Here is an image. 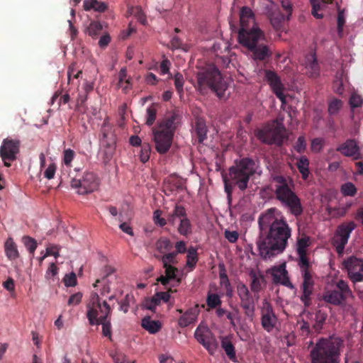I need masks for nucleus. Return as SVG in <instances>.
<instances>
[{
	"instance_id": "nucleus-1",
	"label": "nucleus",
	"mask_w": 363,
	"mask_h": 363,
	"mask_svg": "<svg viewBox=\"0 0 363 363\" xmlns=\"http://www.w3.org/2000/svg\"><path fill=\"white\" fill-rule=\"evenodd\" d=\"M291 237V228L286 220L276 223L270 228L265 237H260L257 242L259 254L264 259H271L282 253L288 245V240Z\"/></svg>"
},
{
	"instance_id": "nucleus-2",
	"label": "nucleus",
	"mask_w": 363,
	"mask_h": 363,
	"mask_svg": "<svg viewBox=\"0 0 363 363\" xmlns=\"http://www.w3.org/2000/svg\"><path fill=\"white\" fill-rule=\"evenodd\" d=\"M257 167L256 161L250 157H242L234 161L233 165L228 169L229 177H223L225 192L229 203L232 201L233 187L236 186L240 191H245Z\"/></svg>"
},
{
	"instance_id": "nucleus-3",
	"label": "nucleus",
	"mask_w": 363,
	"mask_h": 363,
	"mask_svg": "<svg viewBox=\"0 0 363 363\" xmlns=\"http://www.w3.org/2000/svg\"><path fill=\"white\" fill-rule=\"evenodd\" d=\"M271 179L273 183L276 199L291 215L295 217L300 216L303 211V208L300 198L295 192V184L293 179L289 176L273 172L271 174Z\"/></svg>"
},
{
	"instance_id": "nucleus-4",
	"label": "nucleus",
	"mask_w": 363,
	"mask_h": 363,
	"mask_svg": "<svg viewBox=\"0 0 363 363\" xmlns=\"http://www.w3.org/2000/svg\"><path fill=\"white\" fill-rule=\"evenodd\" d=\"M343 340L335 335L320 337L310 351L311 363H340Z\"/></svg>"
},
{
	"instance_id": "nucleus-5",
	"label": "nucleus",
	"mask_w": 363,
	"mask_h": 363,
	"mask_svg": "<svg viewBox=\"0 0 363 363\" xmlns=\"http://www.w3.org/2000/svg\"><path fill=\"white\" fill-rule=\"evenodd\" d=\"M198 87L200 91L209 89L220 99L225 100L228 84L223 78L219 69L213 65H208L197 73Z\"/></svg>"
},
{
	"instance_id": "nucleus-6",
	"label": "nucleus",
	"mask_w": 363,
	"mask_h": 363,
	"mask_svg": "<svg viewBox=\"0 0 363 363\" xmlns=\"http://www.w3.org/2000/svg\"><path fill=\"white\" fill-rule=\"evenodd\" d=\"M264 39L263 32L258 33H241L239 43L247 50L250 57L255 61H264L270 58L272 52L269 46L262 41Z\"/></svg>"
},
{
	"instance_id": "nucleus-7",
	"label": "nucleus",
	"mask_w": 363,
	"mask_h": 363,
	"mask_svg": "<svg viewBox=\"0 0 363 363\" xmlns=\"http://www.w3.org/2000/svg\"><path fill=\"white\" fill-rule=\"evenodd\" d=\"M285 132L283 120L277 119L272 124L255 130V135L263 143L280 145L283 143Z\"/></svg>"
},
{
	"instance_id": "nucleus-8",
	"label": "nucleus",
	"mask_w": 363,
	"mask_h": 363,
	"mask_svg": "<svg viewBox=\"0 0 363 363\" xmlns=\"http://www.w3.org/2000/svg\"><path fill=\"white\" fill-rule=\"evenodd\" d=\"M86 317L91 325H99V320H108L111 308L106 301L101 303L96 293H92L89 302L86 305Z\"/></svg>"
},
{
	"instance_id": "nucleus-9",
	"label": "nucleus",
	"mask_w": 363,
	"mask_h": 363,
	"mask_svg": "<svg viewBox=\"0 0 363 363\" xmlns=\"http://www.w3.org/2000/svg\"><path fill=\"white\" fill-rule=\"evenodd\" d=\"M100 180L94 172H85L81 179H72L71 186L77 189L79 194L85 195L96 191L99 186Z\"/></svg>"
},
{
	"instance_id": "nucleus-10",
	"label": "nucleus",
	"mask_w": 363,
	"mask_h": 363,
	"mask_svg": "<svg viewBox=\"0 0 363 363\" xmlns=\"http://www.w3.org/2000/svg\"><path fill=\"white\" fill-rule=\"evenodd\" d=\"M20 145L19 140L6 138L3 140L0 147V157L6 167H11V162L16 160Z\"/></svg>"
},
{
	"instance_id": "nucleus-11",
	"label": "nucleus",
	"mask_w": 363,
	"mask_h": 363,
	"mask_svg": "<svg viewBox=\"0 0 363 363\" xmlns=\"http://www.w3.org/2000/svg\"><path fill=\"white\" fill-rule=\"evenodd\" d=\"M237 293L240 300V306L244 310L246 317L252 320L255 311V296L253 297L247 286L240 282L237 285Z\"/></svg>"
},
{
	"instance_id": "nucleus-12",
	"label": "nucleus",
	"mask_w": 363,
	"mask_h": 363,
	"mask_svg": "<svg viewBox=\"0 0 363 363\" xmlns=\"http://www.w3.org/2000/svg\"><path fill=\"white\" fill-rule=\"evenodd\" d=\"M240 28L238 32V40H240L241 33H258L262 32L259 28L255 25L254 15L252 10L246 6H243L240 12Z\"/></svg>"
},
{
	"instance_id": "nucleus-13",
	"label": "nucleus",
	"mask_w": 363,
	"mask_h": 363,
	"mask_svg": "<svg viewBox=\"0 0 363 363\" xmlns=\"http://www.w3.org/2000/svg\"><path fill=\"white\" fill-rule=\"evenodd\" d=\"M194 337L210 354L213 355L215 353L218 344L208 327L199 325L194 332Z\"/></svg>"
},
{
	"instance_id": "nucleus-14",
	"label": "nucleus",
	"mask_w": 363,
	"mask_h": 363,
	"mask_svg": "<svg viewBox=\"0 0 363 363\" xmlns=\"http://www.w3.org/2000/svg\"><path fill=\"white\" fill-rule=\"evenodd\" d=\"M261 325L267 333H271L276 327L277 317L274 313L272 303L264 299L260 308Z\"/></svg>"
},
{
	"instance_id": "nucleus-15",
	"label": "nucleus",
	"mask_w": 363,
	"mask_h": 363,
	"mask_svg": "<svg viewBox=\"0 0 363 363\" xmlns=\"http://www.w3.org/2000/svg\"><path fill=\"white\" fill-rule=\"evenodd\" d=\"M342 264L352 282L363 281V259L350 256L343 261Z\"/></svg>"
},
{
	"instance_id": "nucleus-16",
	"label": "nucleus",
	"mask_w": 363,
	"mask_h": 363,
	"mask_svg": "<svg viewBox=\"0 0 363 363\" xmlns=\"http://www.w3.org/2000/svg\"><path fill=\"white\" fill-rule=\"evenodd\" d=\"M303 278V282L301 286L302 294L301 301L306 307H308L311 303V295L313 293L315 281L313 279L314 272L313 270L301 272Z\"/></svg>"
},
{
	"instance_id": "nucleus-17",
	"label": "nucleus",
	"mask_w": 363,
	"mask_h": 363,
	"mask_svg": "<svg viewBox=\"0 0 363 363\" xmlns=\"http://www.w3.org/2000/svg\"><path fill=\"white\" fill-rule=\"evenodd\" d=\"M354 221H349L340 224L336 230L334 242L336 243L337 252H342L347 243L350 233L356 228Z\"/></svg>"
},
{
	"instance_id": "nucleus-18",
	"label": "nucleus",
	"mask_w": 363,
	"mask_h": 363,
	"mask_svg": "<svg viewBox=\"0 0 363 363\" xmlns=\"http://www.w3.org/2000/svg\"><path fill=\"white\" fill-rule=\"evenodd\" d=\"M264 79L269 84L274 94L283 103H286V96L284 94V85L279 75L272 70L265 69Z\"/></svg>"
},
{
	"instance_id": "nucleus-19",
	"label": "nucleus",
	"mask_w": 363,
	"mask_h": 363,
	"mask_svg": "<svg viewBox=\"0 0 363 363\" xmlns=\"http://www.w3.org/2000/svg\"><path fill=\"white\" fill-rule=\"evenodd\" d=\"M336 150L342 155L352 157L354 160H358L363 157L357 142L354 139H347L345 142L339 145Z\"/></svg>"
},
{
	"instance_id": "nucleus-20",
	"label": "nucleus",
	"mask_w": 363,
	"mask_h": 363,
	"mask_svg": "<svg viewBox=\"0 0 363 363\" xmlns=\"http://www.w3.org/2000/svg\"><path fill=\"white\" fill-rule=\"evenodd\" d=\"M173 133L170 131L157 130L154 133L155 148L160 154L167 152L172 145Z\"/></svg>"
},
{
	"instance_id": "nucleus-21",
	"label": "nucleus",
	"mask_w": 363,
	"mask_h": 363,
	"mask_svg": "<svg viewBox=\"0 0 363 363\" xmlns=\"http://www.w3.org/2000/svg\"><path fill=\"white\" fill-rule=\"evenodd\" d=\"M276 208H271L268 209L264 213L262 214L259 219L258 223L262 232L267 230L274 225L276 223H279L281 218H278L275 216L274 213Z\"/></svg>"
},
{
	"instance_id": "nucleus-22",
	"label": "nucleus",
	"mask_w": 363,
	"mask_h": 363,
	"mask_svg": "<svg viewBox=\"0 0 363 363\" xmlns=\"http://www.w3.org/2000/svg\"><path fill=\"white\" fill-rule=\"evenodd\" d=\"M199 313L200 310L198 304H196L194 307L188 309L179 318L178 323L179 326L182 328H186L191 324L194 323L197 320Z\"/></svg>"
},
{
	"instance_id": "nucleus-23",
	"label": "nucleus",
	"mask_w": 363,
	"mask_h": 363,
	"mask_svg": "<svg viewBox=\"0 0 363 363\" xmlns=\"http://www.w3.org/2000/svg\"><path fill=\"white\" fill-rule=\"evenodd\" d=\"M305 67L307 74L311 78L315 79L320 75V67L318 65L315 53L307 55L305 60Z\"/></svg>"
},
{
	"instance_id": "nucleus-24",
	"label": "nucleus",
	"mask_w": 363,
	"mask_h": 363,
	"mask_svg": "<svg viewBox=\"0 0 363 363\" xmlns=\"http://www.w3.org/2000/svg\"><path fill=\"white\" fill-rule=\"evenodd\" d=\"M178 121L179 114L176 112L170 113L169 115H167L160 123V130L170 131L174 133Z\"/></svg>"
},
{
	"instance_id": "nucleus-25",
	"label": "nucleus",
	"mask_w": 363,
	"mask_h": 363,
	"mask_svg": "<svg viewBox=\"0 0 363 363\" xmlns=\"http://www.w3.org/2000/svg\"><path fill=\"white\" fill-rule=\"evenodd\" d=\"M273 281L276 284H281L289 289H294V285L290 281L288 272L285 269H278L272 274Z\"/></svg>"
},
{
	"instance_id": "nucleus-26",
	"label": "nucleus",
	"mask_w": 363,
	"mask_h": 363,
	"mask_svg": "<svg viewBox=\"0 0 363 363\" xmlns=\"http://www.w3.org/2000/svg\"><path fill=\"white\" fill-rule=\"evenodd\" d=\"M323 300L334 306L341 305L345 300L337 290H328L323 293Z\"/></svg>"
},
{
	"instance_id": "nucleus-27",
	"label": "nucleus",
	"mask_w": 363,
	"mask_h": 363,
	"mask_svg": "<svg viewBox=\"0 0 363 363\" xmlns=\"http://www.w3.org/2000/svg\"><path fill=\"white\" fill-rule=\"evenodd\" d=\"M309 164V160L306 157V156H301L299 158H297L296 164L301 174V178L303 180L308 179L310 174Z\"/></svg>"
},
{
	"instance_id": "nucleus-28",
	"label": "nucleus",
	"mask_w": 363,
	"mask_h": 363,
	"mask_svg": "<svg viewBox=\"0 0 363 363\" xmlns=\"http://www.w3.org/2000/svg\"><path fill=\"white\" fill-rule=\"evenodd\" d=\"M178 233L183 236L188 237L192 233V225L187 218L186 212L185 211V216H182L179 220V225L177 228Z\"/></svg>"
},
{
	"instance_id": "nucleus-29",
	"label": "nucleus",
	"mask_w": 363,
	"mask_h": 363,
	"mask_svg": "<svg viewBox=\"0 0 363 363\" xmlns=\"http://www.w3.org/2000/svg\"><path fill=\"white\" fill-rule=\"evenodd\" d=\"M142 327L151 334L157 333L161 328V324L158 320H153L147 316L142 319Z\"/></svg>"
},
{
	"instance_id": "nucleus-30",
	"label": "nucleus",
	"mask_w": 363,
	"mask_h": 363,
	"mask_svg": "<svg viewBox=\"0 0 363 363\" xmlns=\"http://www.w3.org/2000/svg\"><path fill=\"white\" fill-rule=\"evenodd\" d=\"M250 277L252 279L250 289L255 294V299L257 300L259 298L258 293L262 289V282L264 280V277L262 275L257 277L254 272L250 273Z\"/></svg>"
},
{
	"instance_id": "nucleus-31",
	"label": "nucleus",
	"mask_w": 363,
	"mask_h": 363,
	"mask_svg": "<svg viewBox=\"0 0 363 363\" xmlns=\"http://www.w3.org/2000/svg\"><path fill=\"white\" fill-rule=\"evenodd\" d=\"M221 347L225 352L228 358L233 362H236V355L235 347L227 337H223L221 339Z\"/></svg>"
},
{
	"instance_id": "nucleus-32",
	"label": "nucleus",
	"mask_w": 363,
	"mask_h": 363,
	"mask_svg": "<svg viewBox=\"0 0 363 363\" xmlns=\"http://www.w3.org/2000/svg\"><path fill=\"white\" fill-rule=\"evenodd\" d=\"M84 9L85 11L93 9L95 11L104 12L107 9V6L105 3L97 0H84Z\"/></svg>"
},
{
	"instance_id": "nucleus-33",
	"label": "nucleus",
	"mask_w": 363,
	"mask_h": 363,
	"mask_svg": "<svg viewBox=\"0 0 363 363\" xmlns=\"http://www.w3.org/2000/svg\"><path fill=\"white\" fill-rule=\"evenodd\" d=\"M195 133L199 143H202L206 139L207 128L203 120L199 119L196 121Z\"/></svg>"
},
{
	"instance_id": "nucleus-34",
	"label": "nucleus",
	"mask_w": 363,
	"mask_h": 363,
	"mask_svg": "<svg viewBox=\"0 0 363 363\" xmlns=\"http://www.w3.org/2000/svg\"><path fill=\"white\" fill-rule=\"evenodd\" d=\"M298 256L297 259V264L299 267L300 272H306L312 270V264L310 262L309 258L307 256L306 252H297Z\"/></svg>"
},
{
	"instance_id": "nucleus-35",
	"label": "nucleus",
	"mask_w": 363,
	"mask_h": 363,
	"mask_svg": "<svg viewBox=\"0 0 363 363\" xmlns=\"http://www.w3.org/2000/svg\"><path fill=\"white\" fill-rule=\"evenodd\" d=\"M5 252L10 260L16 259L19 256L16 245L11 238H9L5 242Z\"/></svg>"
},
{
	"instance_id": "nucleus-36",
	"label": "nucleus",
	"mask_w": 363,
	"mask_h": 363,
	"mask_svg": "<svg viewBox=\"0 0 363 363\" xmlns=\"http://www.w3.org/2000/svg\"><path fill=\"white\" fill-rule=\"evenodd\" d=\"M199 260L197 250L194 247H190L187 250L186 266L193 270Z\"/></svg>"
},
{
	"instance_id": "nucleus-37",
	"label": "nucleus",
	"mask_w": 363,
	"mask_h": 363,
	"mask_svg": "<svg viewBox=\"0 0 363 363\" xmlns=\"http://www.w3.org/2000/svg\"><path fill=\"white\" fill-rule=\"evenodd\" d=\"M185 211L186 209L182 206L176 205L172 212L169 214L167 219H166L167 223L168 222L169 224L174 225L176 219L180 220L182 216H184Z\"/></svg>"
},
{
	"instance_id": "nucleus-38",
	"label": "nucleus",
	"mask_w": 363,
	"mask_h": 363,
	"mask_svg": "<svg viewBox=\"0 0 363 363\" xmlns=\"http://www.w3.org/2000/svg\"><path fill=\"white\" fill-rule=\"evenodd\" d=\"M222 301L220 297L217 294L208 293L206 298V305L208 308L207 311H210L211 309H214L218 306H220Z\"/></svg>"
},
{
	"instance_id": "nucleus-39",
	"label": "nucleus",
	"mask_w": 363,
	"mask_h": 363,
	"mask_svg": "<svg viewBox=\"0 0 363 363\" xmlns=\"http://www.w3.org/2000/svg\"><path fill=\"white\" fill-rule=\"evenodd\" d=\"M173 245L172 242L167 238H161L156 242V249L162 254H164L167 252L170 251Z\"/></svg>"
},
{
	"instance_id": "nucleus-40",
	"label": "nucleus",
	"mask_w": 363,
	"mask_h": 363,
	"mask_svg": "<svg viewBox=\"0 0 363 363\" xmlns=\"http://www.w3.org/2000/svg\"><path fill=\"white\" fill-rule=\"evenodd\" d=\"M336 286L339 294L346 300L347 298L352 296V291L350 290L347 283L344 280L337 281Z\"/></svg>"
},
{
	"instance_id": "nucleus-41",
	"label": "nucleus",
	"mask_w": 363,
	"mask_h": 363,
	"mask_svg": "<svg viewBox=\"0 0 363 363\" xmlns=\"http://www.w3.org/2000/svg\"><path fill=\"white\" fill-rule=\"evenodd\" d=\"M340 191L344 196H354L357 192V189L353 183L348 182L341 186Z\"/></svg>"
},
{
	"instance_id": "nucleus-42",
	"label": "nucleus",
	"mask_w": 363,
	"mask_h": 363,
	"mask_svg": "<svg viewBox=\"0 0 363 363\" xmlns=\"http://www.w3.org/2000/svg\"><path fill=\"white\" fill-rule=\"evenodd\" d=\"M176 253L173 252L169 253H164L162 257L157 256V259L161 260L163 264V267L172 266V264H176Z\"/></svg>"
},
{
	"instance_id": "nucleus-43",
	"label": "nucleus",
	"mask_w": 363,
	"mask_h": 363,
	"mask_svg": "<svg viewBox=\"0 0 363 363\" xmlns=\"http://www.w3.org/2000/svg\"><path fill=\"white\" fill-rule=\"evenodd\" d=\"M342 101L340 99L333 98L328 103V113L330 115H335L341 109Z\"/></svg>"
},
{
	"instance_id": "nucleus-44",
	"label": "nucleus",
	"mask_w": 363,
	"mask_h": 363,
	"mask_svg": "<svg viewBox=\"0 0 363 363\" xmlns=\"http://www.w3.org/2000/svg\"><path fill=\"white\" fill-rule=\"evenodd\" d=\"M99 325H102V335L112 340L111 324L110 319L108 320H99Z\"/></svg>"
},
{
	"instance_id": "nucleus-45",
	"label": "nucleus",
	"mask_w": 363,
	"mask_h": 363,
	"mask_svg": "<svg viewBox=\"0 0 363 363\" xmlns=\"http://www.w3.org/2000/svg\"><path fill=\"white\" fill-rule=\"evenodd\" d=\"M174 82L177 93L182 96L184 94L183 86L184 84L183 75L179 72H177L174 76Z\"/></svg>"
},
{
	"instance_id": "nucleus-46",
	"label": "nucleus",
	"mask_w": 363,
	"mask_h": 363,
	"mask_svg": "<svg viewBox=\"0 0 363 363\" xmlns=\"http://www.w3.org/2000/svg\"><path fill=\"white\" fill-rule=\"evenodd\" d=\"M102 26L99 22L93 21L91 22L88 28H86V32L92 38H96L101 31Z\"/></svg>"
},
{
	"instance_id": "nucleus-47",
	"label": "nucleus",
	"mask_w": 363,
	"mask_h": 363,
	"mask_svg": "<svg viewBox=\"0 0 363 363\" xmlns=\"http://www.w3.org/2000/svg\"><path fill=\"white\" fill-rule=\"evenodd\" d=\"M23 243L27 248L28 251L32 255H34V252L37 248V242L35 239L29 237L24 236L23 238Z\"/></svg>"
},
{
	"instance_id": "nucleus-48",
	"label": "nucleus",
	"mask_w": 363,
	"mask_h": 363,
	"mask_svg": "<svg viewBox=\"0 0 363 363\" xmlns=\"http://www.w3.org/2000/svg\"><path fill=\"white\" fill-rule=\"evenodd\" d=\"M151 152L150 145L148 143H143L141 145L140 152V160L143 163H145L150 159Z\"/></svg>"
},
{
	"instance_id": "nucleus-49",
	"label": "nucleus",
	"mask_w": 363,
	"mask_h": 363,
	"mask_svg": "<svg viewBox=\"0 0 363 363\" xmlns=\"http://www.w3.org/2000/svg\"><path fill=\"white\" fill-rule=\"evenodd\" d=\"M170 292L172 293L173 291L169 289L168 291L157 292L152 298L157 302L158 304L160 303L161 301H163L164 303H167L170 298Z\"/></svg>"
},
{
	"instance_id": "nucleus-50",
	"label": "nucleus",
	"mask_w": 363,
	"mask_h": 363,
	"mask_svg": "<svg viewBox=\"0 0 363 363\" xmlns=\"http://www.w3.org/2000/svg\"><path fill=\"white\" fill-rule=\"evenodd\" d=\"M349 104L352 108L361 107L363 104V99L360 95L353 93L350 97Z\"/></svg>"
},
{
	"instance_id": "nucleus-51",
	"label": "nucleus",
	"mask_w": 363,
	"mask_h": 363,
	"mask_svg": "<svg viewBox=\"0 0 363 363\" xmlns=\"http://www.w3.org/2000/svg\"><path fill=\"white\" fill-rule=\"evenodd\" d=\"M75 156V152L74 150L71 149H66L63 152V162L67 167H71V163L74 160Z\"/></svg>"
},
{
	"instance_id": "nucleus-52",
	"label": "nucleus",
	"mask_w": 363,
	"mask_h": 363,
	"mask_svg": "<svg viewBox=\"0 0 363 363\" xmlns=\"http://www.w3.org/2000/svg\"><path fill=\"white\" fill-rule=\"evenodd\" d=\"M294 149L298 153H303L306 149V141L304 136L301 135L298 138L295 145Z\"/></svg>"
},
{
	"instance_id": "nucleus-53",
	"label": "nucleus",
	"mask_w": 363,
	"mask_h": 363,
	"mask_svg": "<svg viewBox=\"0 0 363 363\" xmlns=\"http://www.w3.org/2000/svg\"><path fill=\"white\" fill-rule=\"evenodd\" d=\"M157 109L153 106L148 107L147 108V120L145 123L147 125H152L156 119Z\"/></svg>"
},
{
	"instance_id": "nucleus-54",
	"label": "nucleus",
	"mask_w": 363,
	"mask_h": 363,
	"mask_svg": "<svg viewBox=\"0 0 363 363\" xmlns=\"http://www.w3.org/2000/svg\"><path fill=\"white\" fill-rule=\"evenodd\" d=\"M309 245V238L308 237H302L297 241V252H306V248Z\"/></svg>"
},
{
	"instance_id": "nucleus-55",
	"label": "nucleus",
	"mask_w": 363,
	"mask_h": 363,
	"mask_svg": "<svg viewBox=\"0 0 363 363\" xmlns=\"http://www.w3.org/2000/svg\"><path fill=\"white\" fill-rule=\"evenodd\" d=\"M82 74V72L81 70L76 71L75 64L72 63L68 67V70H67L68 83H69L71 82L72 79H78Z\"/></svg>"
},
{
	"instance_id": "nucleus-56",
	"label": "nucleus",
	"mask_w": 363,
	"mask_h": 363,
	"mask_svg": "<svg viewBox=\"0 0 363 363\" xmlns=\"http://www.w3.org/2000/svg\"><path fill=\"white\" fill-rule=\"evenodd\" d=\"M123 84H130V77L127 78V71H126L125 67L121 69L119 74H118V86L123 87Z\"/></svg>"
},
{
	"instance_id": "nucleus-57",
	"label": "nucleus",
	"mask_w": 363,
	"mask_h": 363,
	"mask_svg": "<svg viewBox=\"0 0 363 363\" xmlns=\"http://www.w3.org/2000/svg\"><path fill=\"white\" fill-rule=\"evenodd\" d=\"M162 211L160 210H156L153 214L154 223L160 226L163 227L167 224V220L161 217Z\"/></svg>"
},
{
	"instance_id": "nucleus-58",
	"label": "nucleus",
	"mask_w": 363,
	"mask_h": 363,
	"mask_svg": "<svg viewBox=\"0 0 363 363\" xmlns=\"http://www.w3.org/2000/svg\"><path fill=\"white\" fill-rule=\"evenodd\" d=\"M345 23V14L343 11H339L337 13V33L341 37L343 31V26Z\"/></svg>"
},
{
	"instance_id": "nucleus-59",
	"label": "nucleus",
	"mask_w": 363,
	"mask_h": 363,
	"mask_svg": "<svg viewBox=\"0 0 363 363\" xmlns=\"http://www.w3.org/2000/svg\"><path fill=\"white\" fill-rule=\"evenodd\" d=\"M64 283L66 286H74L77 284V277L75 273L71 272L66 274L64 278Z\"/></svg>"
},
{
	"instance_id": "nucleus-60",
	"label": "nucleus",
	"mask_w": 363,
	"mask_h": 363,
	"mask_svg": "<svg viewBox=\"0 0 363 363\" xmlns=\"http://www.w3.org/2000/svg\"><path fill=\"white\" fill-rule=\"evenodd\" d=\"M333 91L339 95H342L344 92V86L342 79H336L333 83Z\"/></svg>"
},
{
	"instance_id": "nucleus-61",
	"label": "nucleus",
	"mask_w": 363,
	"mask_h": 363,
	"mask_svg": "<svg viewBox=\"0 0 363 363\" xmlns=\"http://www.w3.org/2000/svg\"><path fill=\"white\" fill-rule=\"evenodd\" d=\"M56 169L57 165L55 163L50 164L44 172V177L48 179H53Z\"/></svg>"
},
{
	"instance_id": "nucleus-62",
	"label": "nucleus",
	"mask_w": 363,
	"mask_h": 363,
	"mask_svg": "<svg viewBox=\"0 0 363 363\" xmlns=\"http://www.w3.org/2000/svg\"><path fill=\"white\" fill-rule=\"evenodd\" d=\"M284 20V16L283 14L279 13L277 16L272 15L270 21L272 25L276 29H279L281 27L282 21Z\"/></svg>"
},
{
	"instance_id": "nucleus-63",
	"label": "nucleus",
	"mask_w": 363,
	"mask_h": 363,
	"mask_svg": "<svg viewBox=\"0 0 363 363\" xmlns=\"http://www.w3.org/2000/svg\"><path fill=\"white\" fill-rule=\"evenodd\" d=\"M132 298L133 296L126 294L125 298L119 303L120 310L124 313H127L128 311L130 301Z\"/></svg>"
},
{
	"instance_id": "nucleus-64",
	"label": "nucleus",
	"mask_w": 363,
	"mask_h": 363,
	"mask_svg": "<svg viewBox=\"0 0 363 363\" xmlns=\"http://www.w3.org/2000/svg\"><path fill=\"white\" fill-rule=\"evenodd\" d=\"M225 238L231 243H235L237 242L239 238V234L237 231L233 230H228L225 231Z\"/></svg>"
}]
</instances>
